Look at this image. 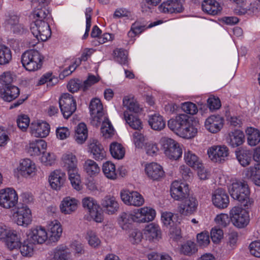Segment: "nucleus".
I'll return each mask as SVG.
<instances>
[{
    "instance_id": "obj_1",
    "label": "nucleus",
    "mask_w": 260,
    "mask_h": 260,
    "mask_svg": "<svg viewBox=\"0 0 260 260\" xmlns=\"http://www.w3.org/2000/svg\"><path fill=\"white\" fill-rule=\"evenodd\" d=\"M229 192L234 200L238 201L244 206L251 205L252 202L249 199V189L245 182H233L229 188Z\"/></svg>"
},
{
    "instance_id": "obj_2",
    "label": "nucleus",
    "mask_w": 260,
    "mask_h": 260,
    "mask_svg": "<svg viewBox=\"0 0 260 260\" xmlns=\"http://www.w3.org/2000/svg\"><path fill=\"white\" fill-rule=\"evenodd\" d=\"M43 57L40 53L34 49L24 52L21 55V63L27 71L34 72L41 69Z\"/></svg>"
},
{
    "instance_id": "obj_3",
    "label": "nucleus",
    "mask_w": 260,
    "mask_h": 260,
    "mask_svg": "<svg viewBox=\"0 0 260 260\" xmlns=\"http://www.w3.org/2000/svg\"><path fill=\"white\" fill-rule=\"evenodd\" d=\"M159 144L165 154L170 159H177L181 156L182 148L179 144L174 140L164 137L160 139Z\"/></svg>"
},
{
    "instance_id": "obj_4",
    "label": "nucleus",
    "mask_w": 260,
    "mask_h": 260,
    "mask_svg": "<svg viewBox=\"0 0 260 260\" xmlns=\"http://www.w3.org/2000/svg\"><path fill=\"white\" fill-rule=\"evenodd\" d=\"M30 31L38 41H46L51 35L49 22L42 19H36L30 25Z\"/></svg>"
},
{
    "instance_id": "obj_5",
    "label": "nucleus",
    "mask_w": 260,
    "mask_h": 260,
    "mask_svg": "<svg viewBox=\"0 0 260 260\" xmlns=\"http://www.w3.org/2000/svg\"><path fill=\"white\" fill-rule=\"evenodd\" d=\"M230 216L232 223L238 228L246 227L250 221L249 212L239 206L233 207L230 211Z\"/></svg>"
},
{
    "instance_id": "obj_6",
    "label": "nucleus",
    "mask_w": 260,
    "mask_h": 260,
    "mask_svg": "<svg viewBox=\"0 0 260 260\" xmlns=\"http://www.w3.org/2000/svg\"><path fill=\"white\" fill-rule=\"evenodd\" d=\"M18 201L16 191L11 187L0 190V206L5 209H10L16 206Z\"/></svg>"
},
{
    "instance_id": "obj_7",
    "label": "nucleus",
    "mask_w": 260,
    "mask_h": 260,
    "mask_svg": "<svg viewBox=\"0 0 260 260\" xmlns=\"http://www.w3.org/2000/svg\"><path fill=\"white\" fill-rule=\"evenodd\" d=\"M178 206V211L184 216H189L197 211L199 205L198 199L192 195L188 196L181 200Z\"/></svg>"
},
{
    "instance_id": "obj_8",
    "label": "nucleus",
    "mask_w": 260,
    "mask_h": 260,
    "mask_svg": "<svg viewBox=\"0 0 260 260\" xmlns=\"http://www.w3.org/2000/svg\"><path fill=\"white\" fill-rule=\"evenodd\" d=\"M61 112L65 118H68L76 110V102L72 95L63 93L59 101Z\"/></svg>"
},
{
    "instance_id": "obj_9",
    "label": "nucleus",
    "mask_w": 260,
    "mask_h": 260,
    "mask_svg": "<svg viewBox=\"0 0 260 260\" xmlns=\"http://www.w3.org/2000/svg\"><path fill=\"white\" fill-rule=\"evenodd\" d=\"M83 207L86 208L91 217L96 222H101L103 220L102 213L99 211V206L96 201L90 197L83 198L82 201Z\"/></svg>"
},
{
    "instance_id": "obj_10",
    "label": "nucleus",
    "mask_w": 260,
    "mask_h": 260,
    "mask_svg": "<svg viewBox=\"0 0 260 260\" xmlns=\"http://www.w3.org/2000/svg\"><path fill=\"white\" fill-rule=\"evenodd\" d=\"M27 240L36 244H42L48 239V233L45 228L37 226L31 228L27 233Z\"/></svg>"
},
{
    "instance_id": "obj_11",
    "label": "nucleus",
    "mask_w": 260,
    "mask_h": 260,
    "mask_svg": "<svg viewBox=\"0 0 260 260\" xmlns=\"http://www.w3.org/2000/svg\"><path fill=\"white\" fill-rule=\"evenodd\" d=\"M122 201L127 205L140 207L144 203L143 196L137 191L122 190L120 192Z\"/></svg>"
},
{
    "instance_id": "obj_12",
    "label": "nucleus",
    "mask_w": 260,
    "mask_h": 260,
    "mask_svg": "<svg viewBox=\"0 0 260 260\" xmlns=\"http://www.w3.org/2000/svg\"><path fill=\"white\" fill-rule=\"evenodd\" d=\"M170 192L173 199L176 201H181L189 194L188 185L183 181L175 180L171 184Z\"/></svg>"
},
{
    "instance_id": "obj_13",
    "label": "nucleus",
    "mask_w": 260,
    "mask_h": 260,
    "mask_svg": "<svg viewBox=\"0 0 260 260\" xmlns=\"http://www.w3.org/2000/svg\"><path fill=\"white\" fill-rule=\"evenodd\" d=\"M135 222H149L153 220L156 216L155 210L149 207H144L133 210Z\"/></svg>"
},
{
    "instance_id": "obj_14",
    "label": "nucleus",
    "mask_w": 260,
    "mask_h": 260,
    "mask_svg": "<svg viewBox=\"0 0 260 260\" xmlns=\"http://www.w3.org/2000/svg\"><path fill=\"white\" fill-rule=\"evenodd\" d=\"M229 154V149L225 145H214L207 150L208 157L215 162H221L224 161Z\"/></svg>"
},
{
    "instance_id": "obj_15",
    "label": "nucleus",
    "mask_w": 260,
    "mask_h": 260,
    "mask_svg": "<svg viewBox=\"0 0 260 260\" xmlns=\"http://www.w3.org/2000/svg\"><path fill=\"white\" fill-rule=\"evenodd\" d=\"M13 217L18 225L27 226L32 220L31 212L27 205L19 206Z\"/></svg>"
},
{
    "instance_id": "obj_16",
    "label": "nucleus",
    "mask_w": 260,
    "mask_h": 260,
    "mask_svg": "<svg viewBox=\"0 0 260 260\" xmlns=\"http://www.w3.org/2000/svg\"><path fill=\"white\" fill-rule=\"evenodd\" d=\"M66 179V174L60 170H55L49 176L48 181L52 189L59 190L64 185Z\"/></svg>"
},
{
    "instance_id": "obj_17",
    "label": "nucleus",
    "mask_w": 260,
    "mask_h": 260,
    "mask_svg": "<svg viewBox=\"0 0 260 260\" xmlns=\"http://www.w3.org/2000/svg\"><path fill=\"white\" fill-rule=\"evenodd\" d=\"M50 125L45 121H34L30 125L31 135L37 138H45L50 132Z\"/></svg>"
},
{
    "instance_id": "obj_18",
    "label": "nucleus",
    "mask_w": 260,
    "mask_h": 260,
    "mask_svg": "<svg viewBox=\"0 0 260 260\" xmlns=\"http://www.w3.org/2000/svg\"><path fill=\"white\" fill-rule=\"evenodd\" d=\"M212 201L213 205L219 209L227 208L230 203L228 194L222 188H218L213 192Z\"/></svg>"
},
{
    "instance_id": "obj_19",
    "label": "nucleus",
    "mask_w": 260,
    "mask_h": 260,
    "mask_svg": "<svg viewBox=\"0 0 260 260\" xmlns=\"http://www.w3.org/2000/svg\"><path fill=\"white\" fill-rule=\"evenodd\" d=\"M89 108L93 121L96 122L95 124L99 125L102 120V117L103 114V106L100 100L98 98L91 100Z\"/></svg>"
},
{
    "instance_id": "obj_20",
    "label": "nucleus",
    "mask_w": 260,
    "mask_h": 260,
    "mask_svg": "<svg viewBox=\"0 0 260 260\" xmlns=\"http://www.w3.org/2000/svg\"><path fill=\"white\" fill-rule=\"evenodd\" d=\"M224 119L219 115H213L206 119L205 122L206 128L212 133L220 131L223 125Z\"/></svg>"
},
{
    "instance_id": "obj_21",
    "label": "nucleus",
    "mask_w": 260,
    "mask_h": 260,
    "mask_svg": "<svg viewBox=\"0 0 260 260\" xmlns=\"http://www.w3.org/2000/svg\"><path fill=\"white\" fill-rule=\"evenodd\" d=\"M101 206L107 214L112 215L117 212L119 206L116 198L111 195L106 196L102 200Z\"/></svg>"
},
{
    "instance_id": "obj_22",
    "label": "nucleus",
    "mask_w": 260,
    "mask_h": 260,
    "mask_svg": "<svg viewBox=\"0 0 260 260\" xmlns=\"http://www.w3.org/2000/svg\"><path fill=\"white\" fill-rule=\"evenodd\" d=\"M145 171L147 176L153 180L158 181L165 175L162 167L156 162L147 164L145 166Z\"/></svg>"
},
{
    "instance_id": "obj_23",
    "label": "nucleus",
    "mask_w": 260,
    "mask_h": 260,
    "mask_svg": "<svg viewBox=\"0 0 260 260\" xmlns=\"http://www.w3.org/2000/svg\"><path fill=\"white\" fill-rule=\"evenodd\" d=\"M78 201L75 198L66 197L64 198L59 206L60 211L64 214H71L77 209Z\"/></svg>"
},
{
    "instance_id": "obj_24",
    "label": "nucleus",
    "mask_w": 260,
    "mask_h": 260,
    "mask_svg": "<svg viewBox=\"0 0 260 260\" xmlns=\"http://www.w3.org/2000/svg\"><path fill=\"white\" fill-rule=\"evenodd\" d=\"M188 116L185 114H179L175 119H171L168 121V127L176 133L182 128L184 127L190 123Z\"/></svg>"
},
{
    "instance_id": "obj_25",
    "label": "nucleus",
    "mask_w": 260,
    "mask_h": 260,
    "mask_svg": "<svg viewBox=\"0 0 260 260\" xmlns=\"http://www.w3.org/2000/svg\"><path fill=\"white\" fill-rule=\"evenodd\" d=\"M20 94L19 89L11 85L0 87V97L5 101L11 102L17 98Z\"/></svg>"
},
{
    "instance_id": "obj_26",
    "label": "nucleus",
    "mask_w": 260,
    "mask_h": 260,
    "mask_svg": "<svg viewBox=\"0 0 260 260\" xmlns=\"http://www.w3.org/2000/svg\"><path fill=\"white\" fill-rule=\"evenodd\" d=\"M21 240V234L19 231L12 229L4 242L7 248L12 250L20 247Z\"/></svg>"
},
{
    "instance_id": "obj_27",
    "label": "nucleus",
    "mask_w": 260,
    "mask_h": 260,
    "mask_svg": "<svg viewBox=\"0 0 260 260\" xmlns=\"http://www.w3.org/2000/svg\"><path fill=\"white\" fill-rule=\"evenodd\" d=\"M89 149L95 160H103L106 157V151L99 141L96 139H92L90 141Z\"/></svg>"
},
{
    "instance_id": "obj_28",
    "label": "nucleus",
    "mask_w": 260,
    "mask_h": 260,
    "mask_svg": "<svg viewBox=\"0 0 260 260\" xmlns=\"http://www.w3.org/2000/svg\"><path fill=\"white\" fill-rule=\"evenodd\" d=\"M199 127V125L198 122L191 121L184 127L182 128L178 132H177L176 134L183 138L191 139L196 136Z\"/></svg>"
},
{
    "instance_id": "obj_29",
    "label": "nucleus",
    "mask_w": 260,
    "mask_h": 260,
    "mask_svg": "<svg viewBox=\"0 0 260 260\" xmlns=\"http://www.w3.org/2000/svg\"><path fill=\"white\" fill-rule=\"evenodd\" d=\"M244 141L245 136L244 133L238 129L230 132L226 137L227 143L233 148L242 145Z\"/></svg>"
},
{
    "instance_id": "obj_30",
    "label": "nucleus",
    "mask_w": 260,
    "mask_h": 260,
    "mask_svg": "<svg viewBox=\"0 0 260 260\" xmlns=\"http://www.w3.org/2000/svg\"><path fill=\"white\" fill-rule=\"evenodd\" d=\"M48 238L52 242L57 241L62 233V229L60 223L56 220L50 222L48 225Z\"/></svg>"
},
{
    "instance_id": "obj_31",
    "label": "nucleus",
    "mask_w": 260,
    "mask_h": 260,
    "mask_svg": "<svg viewBox=\"0 0 260 260\" xmlns=\"http://www.w3.org/2000/svg\"><path fill=\"white\" fill-rule=\"evenodd\" d=\"M202 8L204 12L211 15L219 14L222 10L219 3L215 0H204Z\"/></svg>"
},
{
    "instance_id": "obj_32",
    "label": "nucleus",
    "mask_w": 260,
    "mask_h": 260,
    "mask_svg": "<svg viewBox=\"0 0 260 260\" xmlns=\"http://www.w3.org/2000/svg\"><path fill=\"white\" fill-rule=\"evenodd\" d=\"M18 169L20 174L24 177L34 176L37 170L35 163L27 158L20 161Z\"/></svg>"
},
{
    "instance_id": "obj_33",
    "label": "nucleus",
    "mask_w": 260,
    "mask_h": 260,
    "mask_svg": "<svg viewBox=\"0 0 260 260\" xmlns=\"http://www.w3.org/2000/svg\"><path fill=\"white\" fill-rule=\"evenodd\" d=\"M159 11L165 13L180 12L181 8L177 1L168 0L163 2L159 7Z\"/></svg>"
},
{
    "instance_id": "obj_34",
    "label": "nucleus",
    "mask_w": 260,
    "mask_h": 260,
    "mask_svg": "<svg viewBox=\"0 0 260 260\" xmlns=\"http://www.w3.org/2000/svg\"><path fill=\"white\" fill-rule=\"evenodd\" d=\"M245 175L247 178L252 180L257 186H260V163L250 166L245 171Z\"/></svg>"
},
{
    "instance_id": "obj_35",
    "label": "nucleus",
    "mask_w": 260,
    "mask_h": 260,
    "mask_svg": "<svg viewBox=\"0 0 260 260\" xmlns=\"http://www.w3.org/2000/svg\"><path fill=\"white\" fill-rule=\"evenodd\" d=\"M46 147L47 144L44 140H37L29 143L28 152L31 156H38L42 153Z\"/></svg>"
},
{
    "instance_id": "obj_36",
    "label": "nucleus",
    "mask_w": 260,
    "mask_h": 260,
    "mask_svg": "<svg viewBox=\"0 0 260 260\" xmlns=\"http://www.w3.org/2000/svg\"><path fill=\"white\" fill-rule=\"evenodd\" d=\"M62 160L63 166L68 172H72L78 170L77 158L72 153L64 154L62 157Z\"/></svg>"
},
{
    "instance_id": "obj_37",
    "label": "nucleus",
    "mask_w": 260,
    "mask_h": 260,
    "mask_svg": "<svg viewBox=\"0 0 260 260\" xmlns=\"http://www.w3.org/2000/svg\"><path fill=\"white\" fill-rule=\"evenodd\" d=\"M133 210L131 212H122L118 218V222L120 227L124 230L129 228V225L135 222Z\"/></svg>"
},
{
    "instance_id": "obj_38",
    "label": "nucleus",
    "mask_w": 260,
    "mask_h": 260,
    "mask_svg": "<svg viewBox=\"0 0 260 260\" xmlns=\"http://www.w3.org/2000/svg\"><path fill=\"white\" fill-rule=\"evenodd\" d=\"M88 137V130L84 123H80L75 131V140L78 144H83Z\"/></svg>"
},
{
    "instance_id": "obj_39",
    "label": "nucleus",
    "mask_w": 260,
    "mask_h": 260,
    "mask_svg": "<svg viewBox=\"0 0 260 260\" xmlns=\"http://www.w3.org/2000/svg\"><path fill=\"white\" fill-rule=\"evenodd\" d=\"M148 122L151 128L155 131H160L166 125L162 117L156 113L149 116Z\"/></svg>"
},
{
    "instance_id": "obj_40",
    "label": "nucleus",
    "mask_w": 260,
    "mask_h": 260,
    "mask_svg": "<svg viewBox=\"0 0 260 260\" xmlns=\"http://www.w3.org/2000/svg\"><path fill=\"white\" fill-rule=\"evenodd\" d=\"M247 136V143L251 146H255L260 142V132L252 127H248L246 130Z\"/></svg>"
},
{
    "instance_id": "obj_41",
    "label": "nucleus",
    "mask_w": 260,
    "mask_h": 260,
    "mask_svg": "<svg viewBox=\"0 0 260 260\" xmlns=\"http://www.w3.org/2000/svg\"><path fill=\"white\" fill-rule=\"evenodd\" d=\"M237 158L243 167L250 165L252 161V153L249 150L242 149L236 152Z\"/></svg>"
},
{
    "instance_id": "obj_42",
    "label": "nucleus",
    "mask_w": 260,
    "mask_h": 260,
    "mask_svg": "<svg viewBox=\"0 0 260 260\" xmlns=\"http://www.w3.org/2000/svg\"><path fill=\"white\" fill-rule=\"evenodd\" d=\"M32 16L34 18L36 19H42L49 22L51 18V14L47 7L34 8Z\"/></svg>"
},
{
    "instance_id": "obj_43",
    "label": "nucleus",
    "mask_w": 260,
    "mask_h": 260,
    "mask_svg": "<svg viewBox=\"0 0 260 260\" xmlns=\"http://www.w3.org/2000/svg\"><path fill=\"white\" fill-rule=\"evenodd\" d=\"M84 171L90 177L97 175L100 172L98 164L92 159L86 160L83 165Z\"/></svg>"
},
{
    "instance_id": "obj_44",
    "label": "nucleus",
    "mask_w": 260,
    "mask_h": 260,
    "mask_svg": "<svg viewBox=\"0 0 260 260\" xmlns=\"http://www.w3.org/2000/svg\"><path fill=\"white\" fill-rule=\"evenodd\" d=\"M184 159L186 164L193 169L200 168L202 166L199 158L191 151L185 152Z\"/></svg>"
},
{
    "instance_id": "obj_45",
    "label": "nucleus",
    "mask_w": 260,
    "mask_h": 260,
    "mask_svg": "<svg viewBox=\"0 0 260 260\" xmlns=\"http://www.w3.org/2000/svg\"><path fill=\"white\" fill-rule=\"evenodd\" d=\"M110 152L112 157L117 159L123 158L125 155V149L118 142H113L110 145Z\"/></svg>"
},
{
    "instance_id": "obj_46",
    "label": "nucleus",
    "mask_w": 260,
    "mask_h": 260,
    "mask_svg": "<svg viewBox=\"0 0 260 260\" xmlns=\"http://www.w3.org/2000/svg\"><path fill=\"white\" fill-rule=\"evenodd\" d=\"M123 105L129 112H133L135 113L140 112L142 110L136 100L133 97L125 96L123 99Z\"/></svg>"
},
{
    "instance_id": "obj_47",
    "label": "nucleus",
    "mask_w": 260,
    "mask_h": 260,
    "mask_svg": "<svg viewBox=\"0 0 260 260\" xmlns=\"http://www.w3.org/2000/svg\"><path fill=\"white\" fill-rule=\"evenodd\" d=\"M12 58V51L8 46L0 44V65L10 63Z\"/></svg>"
},
{
    "instance_id": "obj_48",
    "label": "nucleus",
    "mask_w": 260,
    "mask_h": 260,
    "mask_svg": "<svg viewBox=\"0 0 260 260\" xmlns=\"http://www.w3.org/2000/svg\"><path fill=\"white\" fill-rule=\"evenodd\" d=\"M160 232L158 225L154 223L147 225L144 230V234L150 240L157 238Z\"/></svg>"
},
{
    "instance_id": "obj_49",
    "label": "nucleus",
    "mask_w": 260,
    "mask_h": 260,
    "mask_svg": "<svg viewBox=\"0 0 260 260\" xmlns=\"http://www.w3.org/2000/svg\"><path fill=\"white\" fill-rule=\"evenodd\" d=\"M53 253V258L55 260H68L70 255L67 247L64 245L57 246L54 249Z\"/></svg>"
},
{
    "instance_id": "obj_50",
    "label": "nucleus",
    "mask_w": 260,
    "mask_h": 260,
    "mask_svg": "<svg viewBox=\"0 0 260 260\" xmlns=\"http://www.w3.org/2000/svg\"><path fill=\"white\" fill-rule=\"evenodd\" d=\"M103 172L105 176L111 180L117 178V174L116 171L115 165L110 162L106 161L103 165Z\"/></svg>"
},
{
    "instance_id": "obj_51",
    "label": "nucleus",
    "mask_w": 260,
    "mask_h": 260,
    "mask_svg": "<svg viewBox=\"0 0 260 260\" xmlns=\"http://www.w3.org/2000/svg\"><path fill=\"white\" fill-rule=\"evenodd\" d=\"M104 119L102 120L101 133L105 138H109L114 136L115 130L109 119L106 117Z\"/></svg>"
},
{
    "instance_id": "obj_52",
    "label": "nucleus",
    "mask_w": 260,
    "mask_h": 260,
    "mask_svg": "<svg viewBox=\"0 0 260 260\" xmlns=\"http://www.w3.org/2000/svg\"><path fill=\"white\" fill-rule=\"evenodd\" d=\"M85 239L89 245L93 248H98L101 245V241L96 233L91 230H88L86 234Z\"/></svg>"
},
{
    "instance_id": "obj_53",
    "label": "nucleus",
    "mask_w": 260,
    "mask_h": 260,
    "mask_svg": "<svg viewBox=\"0 0 260 260\" xmlns=\"http://www.w3.org/2000/svg\"><path fill=\"white\" fill-rule=\"evenodd\" d=\"M123 116L126 122L132 128L139 129L142 127L140 120L137 117L129 114L128 111H125L123 113Z\"/></svg>"
},
{
    "instance_id": "obj_54",
    "label": "nucleus",
    "mask_w": 260,
    "mask_h": 260,
    "mask_svg": "<svg viewBox=\"0 0 260 260\" xmlns=\"http://www.w3.org/2000/svg\"><path fill=\"white\" fill-rule=\"evenodd\" d=\"M114 60L121 65L127 64V53L122 49H116L113 51Z\"/></svg>"
},
{
    "instance_id": "obj_55",
    "label": "nucleus",
    "mask_w": 260,
    "mask_h": 260,
    "mask_svg": "<svg viewBox=\"0 0 260 260\" xmlns=\"http://www.w3.org/2000/svg\"><path fill=\"white\" fill-rule=\"evenodd\" d=\"M58 80L57 78L52 75L51 73H47L44 74L39 81V85H43L47 83V86H52L55 85Z\"/></svg>"
},
{
    "instance_id": "obj_56",
    "label": "nucleus",
    "mask_w": 260,
    "mask_h": 260,
    "mask_svg": "<svg viewBox=\"0 0 260 260\" xmlns=\"http://www.w3.org/2000/svg\"><path fill=\"white\" fill-rule=\"evenodd\" d=\"M69 178L72 186L77 190H80L82 188L80 176L78 173V170L72 172H68Z\"/></svg>"
},
{
    "instance_id": "obj_57",
    "label": "nucleus",
    "mask_w": 260,
    "mask_h": 260,
    "mask_svg": "<svg viewBox=\"0 0 260 260\" xmlns=\"http://www.w3.org/2000/svg\"><path fill=\"white\" fill-rule=\"evenodd\" d=\"M56 156L54 153L43 152L42 155L40 157L41 162L45 166H51L56 161Z\"/></svg>"
},
{
    "instance_id": "obj_58",
    "label": "nucleus",
    "mask_w": 260,
    "mask_h": 260,
    "mask_svg": "<svg viewBox=\"0 0 260 260\" xmlns=\"http://www.w3.org/2000/svg\"><path fill=\"white\" fill-rule=\"evenodd\" d=\"M146 28V26L142 25L139 21H136L131 26V30L128 32L127 36L133 38L143 31Z\"/></svg>"
},
{
    "instance_id": "obj_59",
    "label": "nucleus",
    "mask_w": 260,
    "mask_h": 260,
    "mask_svg": "<svg viewBox=\"0 0 260 260\" xmlns=\"http://www.w3.org/2000/svg\"><path fill=\"white\" fill-rule=\"evenodd\" d=\"M197 250L196 244L191 241H187L182 245L180 249L181 252L185 255H191Z\"/></svg>"
},
{
    "instance_id": "obj_60",
    "label": "nucleus",
    "mask_w": 260,
    "mask_h": 260,
    "mask_svg": "<svg viewBox=\"0 0 260 260\" xmlns=\"http://www.w3.org/2000/svg\"><path fill=\"white\" fill-rule=\"evenodd\" d=\"M32 243L29 242H24L22 247L20 246V251L23 256H31L34 252V245Z\"/></svg>"
},
{
    "instance_id": "obj_61",
    "label": "nucleus",
    "mask_w": 260,
    "mask_h": 260,
    "mask_svg": "<svg viewBox=\"0 0 260 260\" xmlns=\"http://www.w3.org/2000/svg\"><path fill=\"white\" fill-rule=\"evenodd\" d=\"M174 214L170 212H164L161 213V220L166 226H173L174 224Z\"/></svg>"
},
{
    "instance_id": "obj_62",
    "label": "nucleus",
    "mask_w": 260,
    "mask_h": 260,
    "mask_svg": "<svg viewBox=\"0 0 260 260\" xmlns=\"http://www.w3.org/2000/svg\"><path fill=\"white\" fill-rule=\"evenodd\" d=\"M13 80L14 76L10 72H4L0 76V82L2 84V86L11 85Z\"/></svg>"
},
{
    "instance_id": "obj_63",
    "label": "nucleus",
    "mask_w": 260,
    "mask_h": 260,
    "mask_svg": "<svg viewBox=\"0 0 260 260\" xmlns=\"http://www.w3.org/2000/svg\"><path fill=\"white\" fill-rule=\"evenodd\" d=\"M214 220L218 225L225 227L230 223L231 218H229L227 214L221 213L216 216Z\"/></svg>"
},
{
    "instance_id": "obj_64",
    "label": "nucleus",
    "mask_w": 260,
    "mask_h": 260,
    "mask_svg": "<svg viewBox=\"0 0 260 260\" xmlns=\"http://www.w3.org/2000/svg\"><path fill=\"white\" fill-rule=\"evenodd\" d=\"M249 249L251 255L260 257V241L252 242L249 245Z\"/></svg>"
}]
</instances>
